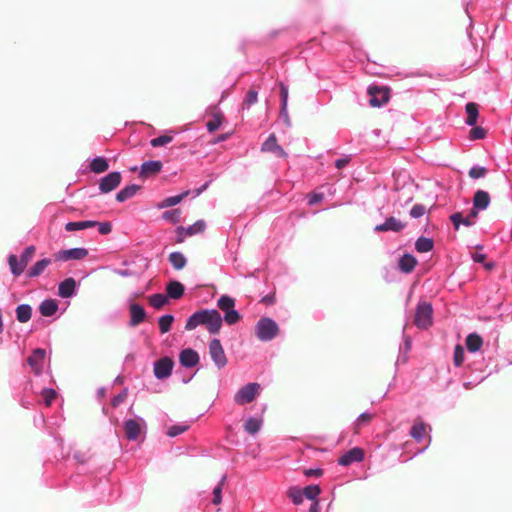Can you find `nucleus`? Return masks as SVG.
<instances>
[{"mask_svg":"<svg viewBox=\"0 0 512 512\" xmlns=\"http://www.w3.org/2000/svg\"><path fill=\"white\" fill-rule=\"evenodd\" d=\"M198 325H206L211 334H218L222 327L221 315L216 309L197 311L187 319L185 329L191 331Z\"/></svg>","mask_w":512,"mask_h":512,"instance_id":"1","label":"nucleus"},{"mask_svg":"<svg viewBox=\"0 0 512 512\" xmlns=\"http://www.w3.org/2000/svg\"><path fill=\"white\" fill-rule=\"evenodd\" d=\"M279 327L271 318H261L255 326V334L261 341H270L277 336Z\"/></svg>","mask_w":512,"mask_h":512,"instance_id":"2","label":"nucleus"},{"mask_svg":"<svg viewBox=\"0 0 512 512\" xmlns=\"http://www.w3.org/2000/svg\"><path fill=\"white\" fill-rule=\"evenodd\" d=\"M217 306L224 312V321L228 325H234L240 321L241 315L234 309L235 300L232 297L221 296L217 301Z\"/></svg>","mask_w":512,"mask_h":512,"instance_id":"3","label":"nucleus"},{"mask_svg":"<svg viewBox=\"0 0 512 512\" xmlns=\"http://www.w3.org/2000/svg\"><path fill=\"white\" fill-rule=\"evenodd\" d=\"M260 384L248 383L243 386L234 396V401L238 405H245L251 403L260 393Z\"/></svg>","mask_w":512,"mask_h":512,"instance_id":"4","label":"nucleus"},{"mask_svg":"<svg viewBox=\"0 0 512 512\" xmlns=\"http://www.w3.org/2000/svg\"><path fill=\"white\" fill-rule=\"evenodd\" d=\"M368 94L371 96L370 105L372 107H380L389 101L390 89L384 86L372 85L368 88Z\"/></svg>","mask_w":512,"mask_h":512,"instance_id":"5","label":"nucleus"},{"mask_svg":"<svg viewBox=\"0 0 512 512\" xmlns=\"http://www.w3.org/2000/svg\"><path fill=\"white\" fill-rule=\"evenodd\" d=\"M432 323V306L428 302L418 304L415 314V324L419 328H427Z\"/></svg>","mask_w":512,"mask_h":512,"instance_id":"6","label":"nucleus"},{"mask_svg":"<svg viewBox=\"0 0 512 512\" xmlns=\"http://www.w3.org/2000/svg\"><path fill=\"white\" fill-rule=\"evenodd\" d=\"M209 354L215 365L221 369L227 364V358L219 339H213L209 344Z\"/></svg>","mask_w":512,"mask_h":512,"instance_id":"7","label":"nucleus"},{"mask_svg":"<svg viewBox=\"0 0 512 512\" xmlns=\"http://www.w3.org/2000/svg\"><path fill=\"white\" fill-rule=\"evenodd\" d=\"M206 228V223L203 220L196 221L193 225L185 228V227H178L176 229L177 232V242L182 243L186 236H193L199 233L204 232Z\"/></svg>","mask_w":512,"mask_h":512,"instance_id":"8","label":"nucleus"},{"mask_svg":"<svg viewBox=\"0 0 512 512\" xmlns=\"http://www.w3.org/2000/svg\"><path fill=\"white\" fill-rule=\"evenodd\" d=\"M88 255L85 248H72L60 250L55 254V259L59 261L82 260Z\"/></svg>","mask_w":512,"mask_h":512,"instance_id":"9","label":"nucleus"},{"mask_svg":"<svg viewBox=\"0 0 512 512\" xmlns=\"http://www.w3.org/2000/svg\"><path fill=\"white\" fill-rule=\"evenodd\" d=\"M174 363L169 357H163L154 364V375L157 379H165L172 373Z\"/></svg>","mask_w":512,"mask_h":512,"instance_id":"10","label":"nucleus"},{"mask_svg":"<svg viewBox=\"0 0 512 512\" xmlns=\"http://www.w3.org/2000/svg\"><path fill=\"white\" fill-rule=\"evenodd\" d=\"M45 357L46 351L42 348L35 349L28 357L27 362L36 375L42 372Z\"/></svg>","mask_w":512,"mask_h":512,"instance_id":"11","label":"nucleus"},{"mask_svg":"<svg viewBox=\"0 0 512 512\" xmlns=\"http://www.w3.org/2000/svg\"><path fill=\"white\" fill-rule=\"evenodd\" d=\"M143 420L129 419L124 422V432L128 440H137L142 432Z\"/></svg>","mask_w":512,"mask_h":512,"instance_id":"12","label":"nucleus"},{"mask_svg":"<svg viewBox=\"0 0 512 512\" xmlns=\"http://www.w3.org/2000/svg\"><path fill=\"white\" fill-rule=\"evenodd\" d=\"M120 172H111L103 177L99 183V189L102 193H109L114 190L121 182Z\"/></svg>","mask_w":512,"mask_h":512,"instance_id":"13","label":"nucleus"},{"mask_svg":"<svg viewBox=\"0 0 512 512\" xmlns=\"http://www.w3.org/2000/svg\"><path fill=\"white\" fill-rule=\"evenodd\" d=\"M364 458V452L359 447H354L338 459V464L348 466L354 462H360Z\"/></svg>","mask_w":512,"mask_h":512,"instance_id":"14","label":"nucleus"},{"mask_svg":"<svg viewBox=\"0 0 512 512\" xmlns=\"http://www.w3.org/2000/svg\"><path fill=\"white\" fill-rule=\"evenodd\" d=\"M261 150L263 152H272L277 157H286L287 154L283 148L278 145L277 138L274 134H271L266 141L262 144Z\"/></svg>","mask_w":512,"mask_h":512,"instance_id":"15","label":"nucleus"},{"mask_svg":"<svg viewBox=\"0 0 512 512\" xmlns=\"http://www.w3.org/2000/svg\"><path fill=\"white\" fill-rule=\"evenodd\" d=\"M405 227V224L402 223L395 217H389L383 224L377 225L375 227V231L377 232H386V231H394L399 232Z\"/></svg>","mask_w":512,"mask_h":512,"instance_id":"16","label":"nucleus"},{"mask_svg":"<svg viewBox=\"0 0 512 512\" xmlns=\"http://www.w3.org/2000/svg\"><path fill=\"white\" fill-rule=\"evenodd\" d=\"M180 363L182 366L192 368L199 362L198 353L192 349H185L180 353Z\"/></svg>","mask_w":512,"mask_h":512,"instance_id":"17","label":"nucleus"},{"mask_svg":"<svg viewBox=\"0 0 512 512\" xmlns=\"http://www.w3.org/2000/svg\"><path fill=\"white\" fill-rule=\"evenodd\" d=\"M162 169V163L160 161H147L141 165L140 177L148 178L150 176L158 174Z\"/></svg>","mask_w":512,"mask_h":512,"instance_id":"18","label":"nucleus"},{"mask_svg":"<svg viewBox=\"0 0 512 512\" xmlns=\"http://www.w3.org/2000/svg\"><path fill=\"white\" fill-rule=\"evenodd\" d=\"M130 326H137L139 325L140 323H142L145 319V316H146V312L144 310V308L137 304V303H132L130 305Z\"/></svg>","mask_w":512,"mask_h":512,"instance_id":"19","label":"nucleus"},{"mask_svg":"<svg viewBox=\"0 0 512 512\" xmlns=\"http://www.w3.org/2000/svg\"><path fill=\"white\" fill-rule=\"evenodd\" d=\"M491 198L488 192L477 190L473 196V206L479 210H485L490 204Z\"/></svg>","mask_w":512,"mask_h":512,"instance_id":"20","label":"nucleus"},{"mask_svg":"<svg viewBox=\"0 0 512 512\" xmlns=\"http://www.w3.org/2000/svg\"><path fill=\"white\" fill-rule=\"evenodd\" d=\"M139 189H140V186H138L136 184L128 185V186L124 187L123 189H121L116 194V200L119 202H124V201L132 198L138 192Z\"/></svg>","mask_w":512,"mask_h":512,"instance_id":"21","label":"nucleus"},{"mask_svg":"<svg viewBox=\"0 0 512 512\" xmlns=\"http://www.w3.org/2000/svg\"><path fill=\"white\" fill-rule=\"evenodd\" d=\"M58 310L57 302L53 299L44 300L39 307L41 315L49 317L54 315Z\"/></svg>","mask_w":512,"mask_h":512,"instance_id":"22","label":"nucleus"},{"mask_svg":"<svg viewBox=\"0 0 512 512\" xmlns=\"http://www.w3.org/2000/svg\"><path fill=\"white\" fill-rule=\"evenodd\" d=\"M465 109L467 113L466 124L475 126L479 115L478 105L474 102H469L466 104Z\"/></svg>","mask_w":512,"mask_h":512,"instance_id":"23","label":"nucleus"},{"mask_svg":"<svg viewBox=\"0 0 512 512\" xmlns=\"http://www.w3.org/2000/svg\"><path fill=\"white\" fill-rule=\"evenodd\" d=\"M97 224H98L97 221H91V220L78 221V222H68L65 225V230L68 231V232H74V231H78V230H83V229L94 227Z\"/></svg>","mask_w":512,"mask_h":512,"instance_id":"24","label":"nucleus"},{"mask_svg":"<svg viewBox=\"0 0 512 512\" xmlns=\"http://www.w3.org/2000/svg\"><path fill=\"white\" fill-rule=\"evenodd\" d=\"M417 264V260L410 254L403 255L399 260V268L405 273L411 272Z\"/></svg>","mask_w":512,"mask_h":512,"instance_id":"25","label":"nucleus"},{"mask_svg":"<svg viewBox=\"0 0 512 512\" xmlns=\"http://www.w3.org/2000/svg\"><path fill=\"white\" fill-rule=\"evenodd\" d=\"M482 344V338L476 333H471L466 337V347L470 352L479 351L482 347Z\"/></svg>","mask_w":512,"mask_h":512,"instance_id":"26","label":"nucleus"},{"mask_svg":"<svg viewBox=\"0 0 512 512\" xmlns=\"http://www.w3.org/2000/svg\"><path fill=\"white\" fill-rule=\"evenodd\" d=\"M50 259H42L37 261L27 272V276L30 278L37 277L43 273V271L50 264Z\"/></svg>","mask_w":512,"mask_h":512,"instance_id":"27","label":"nucleus"},{"mask_svg":"<svg viewBox=\"0 0 512 512\" xmlns=\"http://www.w3.org/2000/svg\"><path fill=\"white\" fill-rule=\"evenodd\" d=\"M32 309L27 304H21L16 308V317L20 323H26L31 319Z\"/></svg>","mask_w":512,"mask_h":512,"instance_id":"28","label":"nucleus"},{"mask_svg":"<svg viewBox=\"0 0 512 512\" xmlns=\"http://www.w3.org/2000/svg\"><path fill=\"white\" fill-rule=\"evenodd\" d=\"M108 168L109 164L103 157L94 158L90 163V170L97 174L107 171Z\"/></svg>","mask_w":512,"mask_h":512,"instance_id":"29","label":"nucleus"},{"mask_svg":"<svg viewBox=\"0 0 512 512\" xmlns=\"http://www.w3.org/2000/svg\"><path fill=\"white\" fill-rule=\"evenodd\" d=\"M426 434V425L420 420L415 421L414 425L410 430V435L416 441H421L424 435Z\"/></svg>","mask_w":512,"mask_h":512,"instance_id":"30","label":"nucleus"},{"mask_svg":"<svg viewBox=\"0 0 512 512\" xmlns=\"http://www.w3.org/2000/svg\"><path fill=\"white\" fill-rule=\"evenodd\" d=\"M434 242L430 238L419 237L415 242V249L420 253H426L433 249Z\"/></svg>","mask_w":512,"mask_h":512,"instance_id":"31","label":"nucleus"},{"mask_svg":"<svg viewBox=\"0 0 512 512\" xmlns=\"http://www.w3.org/2000/svg\"><path fill=\"white\" fill-rule=\"evenodd\" d=\"M168 301L169 296L167 294L157 293L149 297V303L155 309L162 308Z\"/></svg>","mask_w":512,"mask_h":512,"instance_id":"32","label":"nucleus"},{"mask_svg":"<svg viewBox=\"0 0 512 512\" xmlns=\"http://www.w3.org/2000/svg\"><path fill=\"white\" fill-rule=\"evenodd\" d=\"M8 263L11 272L16 276L20 275L26 268L24 264L20 262V259L16 255H10L8 258Z\"/></svg>","mask_w":512,"mask_h":512,"instance_id":"33","label":"nucleus"},{"mask_svg":"<svg viewBox=\"0 0 512 512\" xmlns=\"http://www.w3.org/2000/svg\"><path fill=\"white\" fill-rule=\"evenodd\" d=\"M188 194H189V191H186V192L176 195V196L167 197L159 204V208L175 206L178 203H180Z\"/></svg>","mask_w":512,"mask_h":512,"instance_id":"34","label":"nucleus"},{"mask_svg":"<svg viewBox=\"0 0 512 512\" xmlns=\"http://www.w3.org/2000/svg\"><path fill=\"white\" fill-rule=\"evenodd\" d=\"M450 220L454 225L456 230L459 229L460 225L463 224L465 226L473 225V220H469V218L463 217L461 212H456L450 216Z\"/></svg>","mask_w":512,"mask_h":512,"instance_id":"35","label":"nucleus"},{"mask_svg":"<svg viewBox=\"0 0 512 512\" xmlns=\"http://www.w3.org/2000/svg\"><path fill=\"white\" fill-rule=\"evenodd\" d=\"M169 261L171 265L179 270L182 269L186 265V258L180 252H173L169 255Z\"/></svg>","mask_w":512,"mask_h":512,"instance_id":"36","label":"nucleus"},{"mask_svg":"<svg viewBox=\"0 0 512 512\" xmlns=\"http://www.w3.org/2000/svg\"><path fill=\"white\" fill-rule=\"evenodd\" d=\"M262 425V421L256 418H249L246 420L244 429L249 434H255L257 433Z\"/></svg>","mask_w":512,"mask_h":512,"instance_id":"37","label":"nucleus"},{"mask_svg":"<svg viewBox=\"0 0 512 512\" xmlns=\"http://www.w3.org/2000/svg\"><path fill=\"white\" fill-rule=\"evenodd\" d=\"M280 95L282 100L281 114L285 117L286 122H289L287 113L288 89L283 83L280 84Z\"/></svg>","mask_w":512,"mask_h":512,"instance_id":"38","label":"nucleus"},{"mask_svg":"<svg viewBox=\"0 0 512 512\" xmlns=\"http://www.w3.org/2000/svg\"><path fill=\"white\" fill-rule=\"evenodd\" d=\"M174 317L172 315H164L159 318V329L161 333H167L170 331Z\"/></svg>","mask_w":512,"mask_h":512,"instance_id":"39","label":"nucleus"},{"mask_svg":"<svg viewBox=\"0 0 512 512\" xmlns=\"http://www.w3.org/2000/svg\"><path fill=\"white\" fill-rule=\"evenodd\" d=\"M223 122V115L221 113H215L213 119L209 120L206 124L209 132L218 130Z\"/></svg>","mask_w":512,"mask_h":512,"instance_id":"40","label":"nucleus"},{"mask_svg":"<svg viewBox=\"0 0 512 512\" xmlns=\"http://www.w3.org/2000/svg\"><path fill=\"white\" fill-rule=\"evenodd\" d=\"M226 481V476H223L218 483V485L213 490V499L212 503L215 505H219L222 502V489L223 485Z\"/></svg>","mask_w":512,"mask_h":512,"instance_id":"41","label":"nucleus"},{"mask_svg":"<svg viewBox=\"0 0 512 512\" xmlns=\"http://www.w3.org/2000/svg\"><path fill=\"white\" fill-rule=\"evenodd\" d=\"M287 494L294 504L299 505L302 503L304 494L303 491L299 488L291 487L289 488Z\"/></svg>","mask_w":512,"mask_h":512,"instance_id":"42","label":"nucleus"},{"mask_svg":"<svg viewBox=\"0 0 512 512\" xmlns=\"http://www.w3.org/2000/svg\"><path fill=\"white\" fill-rule=\"evenodd\" d=\"M163 219L176 224L180 221L181 218V210L180 209H173L169 210L163 213L162 215Z\"/></svg>","mask_w":512,"mask_h":512,"instance_id":"43","label":"nucleus"},{"mask_svg":"<svg viewBox=\"0 0 512 512\" xmlns=\"http://www.w3.org/2000/svg\"><path fill=\"white\" fill-rule=\"evenodd\" d=\"M302 491L304 496L310 500H314L321 493V489L318 485H309Z\"/></svg>","mask_w":512,"mask_h":512,"instance_id":"44","label":"nucleus"},{"mask_svg":"<svg viewBox=\"0 0 512 512\" xmlns=\"http://www.w3.org/2000/svg\"><path fill=\"white\" fill-rule=\"evenodd\" d=\"M258 100V91L255 89H250L247 94L246 98L243 101V109L249 108L251 105L255 104Z\"/></svg>","mask_w":512,"mask_h":512,"instance_id":"45","label":"nucleus"},{"mask_svg":"<svg viewBox=\"0 0 512 512\" xmlns=\"http://www.w3.org/2000/svg\"><path fill=\"white\" fill-rule=\"evenodd\" d=\"M172 140L173 137L170 135H161L159 137L153 138L150 141V144L152 147H160L169 144L170 142H172Z\"/></svg>","mask_w":512,"mask_h":512,"instance_id":"46","label":"nucleus"},{"mask_svg":"<svg viewBox=\"0 0 512 512\" xmlns=\"http://www.w3.org/2000/svg\"><path fill=\"white\" fill-rule=\"evenodd\" d=\"M34 254H35V247L34 246L27 247L19 258L20 262L22 264H24V266L26 267L28 265V263L31 261V259L33 258Z\"/></svg>","mask_w":512,"mask_h":512,"instance_id":"47","label":"nucleus"},{"mask_svg":"<svg viewBox=\"0 0 512 512\" xmlns=\"http://www.w3.org/2000/svg\"><path fill=\"white\" fill-rule=\"evenodd\" d=\"M473 128L469 132L470 139L479 140L486 137L487 131L479 126H472Z\"/></svg>","mask_w":512,"mask_h":512,"instance_id":"48","label":"nucleus"},{"mask_svg":"<svg viewBox=\"0 0 512 512\" xmlns=\"http://www.w3.org/2000/svg\"><path fill=\"white\" fill-rule=\"evenodd\" d=\"M464 354V348L461 345H456L453 357L455 366L459 367L462 365L464 361Z\"/></svg>","mask_w":512,"mask_h":512,"instance_id":"49","label":"nucleus"},{"mask_svg":"<svg viewBox=\"0 0 512 512\" xmlns=\"http://www.w3.org/2000/svg\"><path fill=\"white\" fill-rule=\"evenodd\" d=\"M373 419V414H369V413H362L357 421H356V424H355V430L356 432H358L361 427L367 423H369L371 420Z\"/></svg>","mask_w":512,"mask_h":512,"instance_id":"50","label":"nucleus"},{"mask_svg":"<svg viewBox=\"0 0 512 512\" xmlns=\"http://www.w3.org/2000/svg\"><path fill=\"white\" fill-rule=\"evenodd\" d=\"M57 393L54 389H44L42 391V397L46 406H50L55 400Z\"/></svg>","mask_w":512,"mask_h":512,"instance_id":"51","label":"nucleus"},{"mask_svg":"<svg viewBox=\"0 0 512 512\" xmlns=\"http://www.w3.org/2000/svg\"><path fill=\"white\" fill-rule=\"evenodd\" d=\"M468 174L471 178L478 179L487 174V169L485 167L474 166L469 170Z\"/></svg>","mask_w":512,"mask_h":512,"instance_id":"52","label":"nucleus"},{"mask_svg":"<svg viewBox=\"0 0 512 512\" xmlns=\"http://www.w3.org/2000/svg\"><path fill=\"white\" fill-rule=\"evenodd\" d=\"M188 429L187 425H173L168 428L167 435L169 437H175L184 433Z\"/></svg>","mask_w":512,"mask_h":512,"instance_id":"53","label":"nucleus"},{"mask_svg":"<svg viewBox=\"0 0 512 512\" xmlns=\"http://www.w3.org/2000/svg\"><path fill=\"white\" fill-rule=\"evenodd\" d=\"M426 212V208L424 205H421V204H416L412 207L411 211H410V215L413 217V218H419L421 216H423Z\"/></svg>","mask_w":512,"mask_h":512,"instance_id":"54","label":"nucleus"},{"mask_svg":"<svg viewBox=\"0 0 512 512\" xmlns=\"http://www.w3.org/2000/svg\"><path fill=\"white\" fill-rule=\"evenodd\" d=\"M126 398H127V391L124 390L121 393H119L118 395L113 397V399L111 400V405L113 407H117L121 403H123L126 400Z\"/></svg>","mask_w":512,"mask_h":512,"instance_id":"55","label":"nucleus"},{"mask_svg":"<svg viewBox=\"0 0 512 512\" xmlns=\"http://www.w3.org/2000/svg\"><path fill=\"white\" fill-rule=\"evenodd\" d=\"M96 226H98L99 233L102 235H107L112 230V226H111L110 222H102V223L98 222V224Z\"/></svg>","mask_w":512,"mask_h":512,"instance_id":"56","label":"nucleus"},{"mask_svg":"<svg viewBox=\"0 0 512 512\" xmlns=\"http://www.w3.org/2000/svg\"><path fill=\"white\" fill-rule=\"evenodd\" d=\"M324 198V195L322 193H312L308 196V204L309 205H315L319 202H321Z\"/></svg>","mask_w":512,"mask_h":512,"instance_id":"57","label":"nucleus"},{"mask_svg":"<svg viewBox=\"0 0 512 512\" xmlns=\"http://www.w3.org/2000/svg\"><path fill=\"white\" fill-rule=\"evenodd\" d=\"M77 285V282L75 281L74 278H66L64 281H62L60 284H59V287L58 288H75Z\"/></svg>","mask_w":512,"mask_h":512,"instance_id":"58","label":"nucleus"},{"mask_svg":"<svg viewBox=\"0 0 512 512\" xmlns=\"http://www.w3.org/2000/svg\"><path fill=\"white\" fill-rule=\"evenodd\" d=\"M275 292H272L261 299V302L265 305H272L275 303Z\"/></svg>","mask_w":512,"mask_h":512,"instance_id":"59","label":"nucleus"},{"mask_svg":"<svg viewBox=\"0 0 512 512\" xmlns=\"http://www.w3.org/2000/svg\"><path fill=\"white\" fill-rule=\"evenodd\" d=\"M167 292L169 299H180L184 294V290H167Z\"/></svg>","mask_w":512,"mask_h":512,"instance_id":"60","label":"nucleus"},{"mask_svg":"<svg viewBox=\"0 0 512 512\" xmlns=\"http://www.w3.org/2000/svg\"><path fill=\"white\" fill-rule=\"evenodd\" d=\"M304 474L307 477H311V476L319 477L323 474V470L322 469H306V470H304Z\"/></svg>","mask_w":512,"mask_h":512,"instance_id":"61","label":"nucleus"},{"mask_svg":"<svg viewBox=\"0 0 512 512\" xmlns=\"http://www.w3.org/2000/svg\"><path fill=\"white\" fill-rule=\"evenodd\" d=\"M350 157H345V158H341V159H337L336 162H335V166L338 168V169H342L344 168L346 165H348V163L350 162Z\"/></svg>","mask_w":512,"mask_h":512,"instance_id":"62","label":"nucleus"},{"mask_svg":"<svg viewBox=\"0 0 512 512\" xmlns=\"http://www.w3.org/2000/svg\"><path fill=\"white\" fill-rule=\"evenodd\" d=\"M472 258L475 262L483 263L486 259V255L483 253L475 252L473 253Z\"/></svg>","mask_w":512,"mask_h":512,"instance_id":"63","label":"nucleus"},{"mask_svg":"<svg viewBox=\"0 0 512 512\" xmlns=\"http://www.w3.org/2000/svg\"><path fill=\"white\" fill-rule=\"evenodd\" d=\"M75 290H59V296L62 298H69L74 294Z\"/></svg>","mask_w":512,"mask_h":512,"instance_id":"64","label":"nucleus"}]
</instances>
